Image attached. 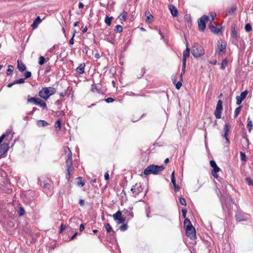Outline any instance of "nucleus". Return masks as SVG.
Here are the masks:
<instances>
[{"mask_svg": "<svg viewBox=\"0 0 253 253\" xmlns=\"http://www.w3.org/2000/svg\"><path fill=\"white\" fill-rule=\"evenodd\" d=\"M31 75H32V74H31V72L26 71L24 74L25 78H23L22 79H26L29 78L31 77Z\"/></svg>", "mask_w": 253, "mask_h": 253, "instance_id": "45", "label": "nucleus"}, {"mask_svg": "<svg viewBox=\"0 0 253 253\" xmlns=\"http://www.w3.org/2000/svg\"><path fill=\"white\" fill-rule=\"evenodd\" d=\"M48 88L49 89L50 95L53 94L55 92V88L52 87H48Z\"/></svg>", "mask_w": 253, "mask_h": 253, "instance_id": "58", "label": "nucleus"}, {"mask_svg": "<svg viewBox=\"0 0 253 253\" xmlns=\"http://www.w3.org/2000/svg\"><path fill=\"white\" fill-rule=\"evenodd\" d=\"M65 229V225L64 224L62 223L60 225V229L59 232L62 233Z\"/></svg>", "mask_w": 253, "mask_h": 253, "instance_id": "61", "label": "nucleus"}, {"mask_svg": "<svg viewBox=\"0 0 253 253\" xmlns=\"http://www.w3.org/2000/svg\"><path fill=\"white\" fill-rule=\"evenodd\" d=\"M165 169L164 166H158L155 165H151L146 167L143 171L145 175L150 174L157 175L159 174Z\"/></svg>", "mask_w": 253, "mask_h": 253, "instance_id": "1", "label": "nucleus"}, {"mask_svg": "<svg viewBox=\"0 0 253 253\" xmlns=\"http://www.w3.org/2000/svg\"><path fill=\"white\" fill-rule=\"evenodd\" d=\"M125 220H126L125 218L121 216V217H120L119 218V219H118V220H117V221H118V223H119V224H120V223H124Z\"/></svg>", "mask_w": 253, "mask_h": 253, "instance_id": "56", "label": "nucleus"}, {"mask_svg": "<svg viewBox=\"0 0 253 253\" xmlns=\"http://www.w3.org/2000/svg\"><path fill=\"white\" fill-rule=\"evenodd\" d=\"M91 91L92 92H97L99 94H103L104 90L101 87V85L99 84L93 83L91 87Z\"/></svg>", "mask_w": 253, "mask_h": 253, "instance_id": "8", "label": "nucleus"}, {"mask_svg": "<svg viewBox=\"0 0 253 253\" xmlns=\"http://www.w3.org/2000/svg\"><path fill=\"white\" fill-rule=\"evenodd\" d=\"M169 8L172 16L176 17L178 15V11L176 8L173 5H170Z\"/></svg>", "mask_w": 253, "mask_h": 253, "instance_id": "17", "label": "nucleus"}, {"mask_svg": "<svg viewBox=\"0 0 253 253\" xmlns=\"http://www.w3.org/2000/svg\"><path fill=\"white\" fill-rule=\"evenodd\" d=\"M248 93V91L246 90L242 92L240 96H236V104L237 105H240L242 103V101L246 97Z\"/></svg>", "mask_w": 253, "mask_h": 253, "instance_id": "12", "label": "nucleus"}, {"mask_svg": "<svg viewBox=\"0 0 253 253\" xmlns=\"http://www.w3.org/2000/svg\"><path fill=\"white\" fill-rule=\"evenodd\" d=\"M10 134V131H7L6 132V133L5 134H3L0 137V138L3 140V139H4V138L6 137V136H8L9 134Z\"/></svg>", "mask_w": 253, "mask_h": 253, "instance_id": "55", "label": "nucleus"}, {"mask_svg": "<svg viewBox=\"0 0 253 253\" xmlns=\"http://www.w3.org/2000/svg\"><path fill=\"white\" fill-rule=\"evenodd\" d=\"M125 213L129 216V218H132L133 217V214L132 211L131 210H126L125 211Z\"/></svg>", "mask_w": 253, "mask_h": 253, "instance_id": "42", "label": "nucleus"}, {"mask_svg": "<svg viewBox=\"0 0 253 253\" xmlns=\"http://www.w3.org/2000/svg\"><path fill=\"white\" fill-rule=\"evenodd\" d=\"M209 20V17L204 15L198 20V28L200 31H204L206 27V22Z\"/></svg>", "mask_w": 253, "mask_h": 253, "instance_id": "4", "label": "nucleus"}, {"mask_svg": "<svg viewBox=\"0 0 253 253\" xmlns=\"http://www.w3.org/2000/svg\"><path fill=\"white\" fill-rule=\"evenodd\" d=\"M84 229V224H81L80 226V231L81 232L83 231Z\"/></svg>", "mask_w": 253, "mask_h": 253, "instance_id": "64", "label": "nucleus"}, {"mask_svg": "<svg viewBox=\"0 0 253 253\" xmlns=\"http://www.w3.org/2000/svg\"><path fill=\"white\" fill-rule=\"evenodd\" d=\"M247 122H248V123H247V127L248 128L249 131H251L252 130V127L253 126V122H252V121H251L250 120L249 118H248Z\"/></svg>", "mask_w": 253, "mask_h": 253, "instance_id": "33", "label": "nucleus"}, {"mask_svg": "<svg viewBox=\"0 0 253 253\" xmlns=\"http://www.w3.org/2000/svg\"><path fill=\"white\" fill-rule=\"evenodd\" d=\"M105 227L107 230V232L108 233H110L111 232H112L113 234L112 235H114V234H115V232L113 230L110 224L109 223H106L105 225Z\"/></svg>", "mask_w": 253, "mask_h": 253, "instance_id": "27", "label": "nucleus"}, {"mask_svg": "<svg viewBox=\"0 0 253 253\" xmlns=\"http://www.w3.org/2000/svg\"><path fill=\"white\" fill-rule=\"evenodd\" d=\"M240 154L241 160L243 161H246L247 160H246V154L242 152H240Z\"/></svg>", "mask_w": 253, "mask_h": 253, "instance_id": "48", "label": "nucleus"}, {"mask_svg": "<svg viewBox=\"0 0 253 253\" xmlns=\"http://www.w3.org/2000/svg\"><path fill=\"white\" fill-rule=\"evenodd\" d=\"M39 95L44 99H47L50 95L49 89L47 87L43 88L40 92Z\"/></svg>", "mask_w": 253, "mask_h": 253, "instance_id": "9", "label": "nucleus"}, {"mask_svg": "<svg viewBox=\"0 0 253 253\" xmlns=\"http://www.w3.org/2000/svg\"><path fill=\"white\" fill-rule=\"evenodd\" d=\"M241 108H242L241 106H239V107H237V108H236V109L234 111V118H236L237 117V116L239 115V114L240 113V112L241 111Z\"/></svg>", "mask_w": 253, "mask_h": 253, "instance_id": "39", "label": "nucleus"}, {"mask_svg": "<svg viewBox=\"0 0 253 253\" xmlns=\"http://www.w3.org/2000/svg\"><path fill=\"white\" fill-rule=\"evenodd\" d=\"M245 180L249 185L253 186V180L250 177H246Z\"/></svg>", "mask_w": 253, "mask_h": 253, "instance_id": "43", "label": "nucleus"}, {"mask_svg": "<svg viewBox=\"0 0 253 253\" xmlns=\"http://www.w3.org/2000/svg\"><path fill=\"white\" fill-rule=\"evenodd\" d=\"M42 188L45 189H49L51 187V184L48 182H46L45 181L43 182V185L42 186Z\"/></svg>", "mask_w": 253, "mask_h": 253, "instance_id": "40", "label": "nucleus"}, {"mask_svg": "<svg viewBox=\"0 0 253 253\" xmlns=\"http://www.w3.org/2000/svg\"><path fill=\"white\" fill-rule=\"evenodd\" d=\"M176 81L177 80H172L173 84H175L176 89H179L182 86V82L183 80H179L177 82H176Z\"/></svg>", "mask_w": 253, "mask_h": 253, "instance_id": "29", "label": "nucleus"}, {"mask_svg": "<svg viewBox=\"0 0 253 253\" xmlns=\"http://www.w3.org/2000/svg\"><path fill=\"white\" fill-rule=\"evenodd\" d=\"M145 15L147 16L146 21L147 23H151L153 21V16L151 15L149 12H146Z\"/></svg>", "mask_w": 253, "mask_h": 253, "instance_id": "26", "label": "nucleus"}, {"mask_svg": "<svg viewBox=\"0 0 253 253\" xmlns=\"http://www.w3.org/2000/svg\"><path fill=\"white\" fill-rule=\"evenodd\" d=\"M236 25L235 24H233L231 25V36L232 38V43L234 44L237 45L238 42V36L237 34V32L236 30Z\"/></svg>", "mask_w": 253, "mask_h": 253, "instance_id": "5", "label": "nucleus"}, {"mask_svg": "<svg viewBox=\"0 0 253 253\" xmlns=\"http://www.w3.org/2000/svg\"><path fill=\"white\" fill-rule=\"evenodd\" d=\"M192 54L197 58L204 55L205 50L199 43H195L192 48Z\"/></svg>", "mask_w": 253, "mask_h": 253, "instance_id": "2", "label": "nucleus"}, {"mask_svg": "<svg viewBox=\"0 0 253 253\" xmlns=\"http://www.w3.org/2000/svg\"><path fill=\"white\" fill-rule=\"evenodd\" d=\"M227 65V60L226 59L223 60L220 64V69L221 70H224L225 67H226Z\"/></svg>", "mask_w": 253, "mask_h": 253, "instance_id": "34", "label": "nucleus"}, {"mask_svg": "<svg viewBox=\"0 0 253 253\" xmlns=\"http://www.w3.org/2000/svg\"><path fill=\"white\" fill-rule=\"evenodd\" d=\"M179 202L183 206H186V202L184 198L180 197L179 198Z\"/></svg>", "mask_w": 253, "mask_h": 253, "instance_id": "54", "label": "nucleus"}, {"mask_svg": "<svg viewBox=\"0 0 253 253\" xmlns=\"http://www.w3.org/2000/svg\"><path fill=\"white\" fill-rule=\"evenodd\" d=\"M14 70V66L11 65L8 66V68L7 69L6 74L7 75H9L11 74Z\"/></svg>", "mask_w": 253, "mask_h": 253, "instance_id": "35", "label": "nucleus"}, {"mask_svg": "<svg viewBox=\"0 0 253 253\" xmlns=\"http://www.w3.org/2000/svg\"><path fill=\"white\" fill-rule=\"evenodd\" d=\"M190 50V49L189 47V44H188V42H187L186 48L183 52L182 60H186V58L189 56Z\"/></svg>", "mask_w": 253, "mask_h": 253, "instance_id": "15", "label": "nucleus"}, {"mask_svg": "<svg viewBox=\"0 0 253 253\" xmlns=\"http://www.w3.org/2000/svg\"><path fill=\"white\" fill-rule=\"evenodd\" d=\"M8 144L3 143L0 147V155H2L3 154L7 152L8 149Z\"/></svg>", "mask_w": 253, "mask_h": 253, "instance_id": "18", "label": "nucleus"}, {"mask_svg": "<svg viewBox=\"0 0 253 253\" xmlns=\"http://www.w3.org/2000/svg\"><path fill=\"white\" fill-rule=\"evenodd\" d=\"M236 6H232L228 10V13L231 14L234 13L236 10Z\"/></svg>", "mask_w": 253, "mask_h": 253, "instance_id": "46", "label": "nucleus"}, {"mask_svg": "<svg viewBox=\"0 0 253 253\" xmlns=\"http://www.w3.org/2000/svg\"><path fill=\"white\" fill-rule=\"evenodd\" d=\"M181 211H182V214L183 217L185 219L186 215V213H187L186 209H182V210H181Z\"/></svg>", "mask_w": 253, "mask_h": 253, "instance_id": "57", "label": "nucleus"}, {"mask_svg": "<svg viewBox=\"0 0 253 253\" xmlns=\"http://www.w3.org/2000/svg\"><path fill=\"white\" fill-rule=\"evenodd\" d=\"M226 43L223 41H218L217 42V52L220 54L221 52H224L226 49Z\"/></svg>", "mask_w": 253, "mask_h": 253, "instance_id": "10", "label": "nucleus"}, {"mask_svg": "<svg viewBox=\"0 0 253 253\" xmlns=\"http://www.w3.org/2000/svg\"><path fill=\"white\" fill-rule=\"evenodd\" d=\"M45 61V58L43 56H41L39 58V64L41 65H42L44 63Z\"/></svg>", "mask_w": 253, "mask_h": 253, "instance_id": "52", "label": "nucleus"}, {"mask_svg": "<svg viewBox=\"0 0 253 253\" xmlns=\"http://www.w3.org/2000/svg\"><path fill=\"white\" fill-rule=\"evenodd\" d=\"M230 126L227 124H225V125L224 126V128H223L224 132L228 133L230 131Z\"/></svg>", "mask_w": 253, "mask_h": 253, "instance_id": "37", "label": "nucleus"}, {"mask_svg": "<svg viewBox=\"0 0 253 253\" xmlns=\"http://www.w3.org/2000/svg\"><path fill=\"white\" fill-rule=\"evenodd\" d=\"M38 99L39 98H36L35 97H31L28 99V101L29 102H32L36 105V103H37Z\"/></svg>", "mask_w": 253, "mask_h": 253, "instance_id": "50", "label": "nucleus"}, {"mask_svg": "<svg viewBox=\"0 0 253 253\" xmlns=\"http://www.w3.org/2000/svg\"><path fill=\"white\" fill-rule=\"evenodd\" d=\"M127 228H128V226H127V224H124L122 225L120 227L119 229H120L121 231H126V230H127Z\"/></svg>", "mask_w": 253, "mask_h": 253, "instance_id": "51", "label": "nucleus"}, {"mask_svg": "<svg viewBox=\"0 0 253 253\" xmlns=\"http://www.w3.org/2000/svg\"><path fill=\"white\" fill-rule=\"evenodd\" d=\"M55 127L58 130H59L61 129V121L60 120H58L55 123Z\"/></svg>", "mask_w": 253, "mask_h": 253, "instance_id": "38", "label": "nucleus"}, {"mask_svg": "<svg viewBox=\"0 0 253 253\" xmlns=\"http://www.w3.org/2000/svg\"><path fill=\"white\" fill-rule=\"evenodd\" d=\"M127 15V13L125 10H123V12L118 16V18L121 20L125 21L126 20Z\"/></svg>", "mask_w": 253, "mask_h": 253, "instance_id": "24", "label": "nucleus"}, {"mask_svg": "<svg viewBox=\"0 0 253 253\" xmlns=\"http://www.w3.org/2000/svg\"><path fill=\"white\" fill-rule=\"evenodd\" d=\"M17 68L20 72H22L26 70V66L23 63V62L18 60H17Z\"/></svg>", "mask_w": 253, "mask_h": 253, "instance_id": "16", "label": "nucleus"}, {"mask_svg": "<svg viewBox=\"0 0 253 253\" xmlns=\"http://www.w3.org/2000/svg\"><path fill=\"white\" fill-rule=\"evenodd\" d=\"M76 30H74V33L73 34V36H72V37L71 38V39L69 40V44H71V45H73L74 43V37L75 36V34H76Z\"/></svg>", "mask_w": 253, "mask_h": 253, "instance_id": "49", "label": "nucleus"}, {"mask_svg": "<svg viewBox=\"0 0 253 253\" xmlns=\"http://www.w3.org/2000/svg\"><path fill=\"white\" fill-rule=\"evenodd\" d=\"M113 18V17L112 16L109 17L107 15H106L104 22L107 26H110L111 25Z\"/></svg>", "mask_w": 253, "mask_h": 253, "instance_id": "28", "label": "nucleus"}, {"mask_svg": "<svg viewBox=\"0 0 253 253\" xmlns=\"http://www.w3.org/2000/svg\"><path fill=\"white\" fill-rule=\"evenodd\" d=\"M142 187L141 185H138V184L136 183L135 184V185H133L131 189V191L132 192V193L135 195H138L139 193L141 192L142 191Z\"/></svg>", "mask_w": 253, "mask_h": 253, "instance_id": "13", "label": "nucleus"}, {"mask_svg": "<svg viewBox=\"0 0 253 253\" xmlns=\"http://www.w3.org/2000/svg\"><path fill=\"white\" fill-rule=\"evenodd\" d=\"M252 26L250 23H247L246 24L245 27V30L246 32H250L252 30Z\"/></svg>", "mask_w": 253, "mask_h": 253, "instance_id": "44", "label": "nucleus"}, {"mask_svg": "<svg viewBox=\"0 0 253 253\" xmlns=\"http://www.w3.org/2000/svg\"><path fill=\"white\" fill-rule=\"evenodd\" d=\"M210 29L212 32H213L215 34H218L220 31V29L219 28H217L213 25L211 26Z\"/></svg>", "mask_w": 253, "mask_h": 253, "instance_id": "32", "label": "nucleus"}, {"mask_svg": "<svg viewBox=\"0 0 253 253\" xmlns=\"http://www.w3.org/2000/svg\"><path fill=\"white\" fill-rule=\"evenodd\" d=\"M235 217L236 221L238 222L247 221L248 219V218L246 214H245L244 213H241L240 212H236Z\"/></svg>", "mask_w": 253, "mask_h": 253, "instance_id": "11", "label": "nucleus"}, {"mask_svg": "<svg viewBox=\"0 0 253 253\" xmlns=\"http://www.w3.org/2000/svg\"><path fill=\"white\" fill-rule=\"evenodd\" d=\"M114 31L116 33H121L123 31V27L120 25L116 26L114 29Z\"/></svg>", "mask_w": 253, "mask_h": 253, "instance_id": "36", "label": "nucleus"}, {"mask_svg": "<svg viewBox=\"0 0 253 253\" xmlns=\"http://www.w3.org/2000/svg\"><path fill=\"white\" fill-rule=\"evenodd\" d=\"M79 180L78 181L77 184L79 186H83L84 185L85 183L82 180V177H79L78 178Z\"/></svg>", "mask_w": 253, "mask_h": 253, "instance_id": "47", "label": "nucleus"}, {"mask_svg": "<svg viewBox=\"0 0 253 253\" xmlns=\"http://www.w3.org/2000/svg\"><path fill=\"white\" fill-rule=\"evenodd\" d=\"M220 170L219 168L216 166L215 167L213 168L212 171V175L214 178H217L218 177L217 172H219Z\"/></svg>", "mask_w": 253, "mask_h": 253, "instance_id": "23", "label": "nucleus"}, {"mask_svg": "<svg viewBox=\"0 0 253 253\" xmlns=\"http://www.w3.org/2000/svg\"><path fill=\"white\" fill-rule=\"evenodd\" d=\"M73 161L66 160V168L67 173L66 174V177L68 181H69L71 173L74 170V168L72 166Z\"/></svg>", "mask_w": 253, "mask_h": 253, "instance_id": "3", "label": "nucleus"}, {"mask_svg": "<svg viewBox=\"0 0 253 253\" xmlns=\"http://www.w3.org/2000/svg\"><path fill=\"white\" fill-rule=\"evenodd\" d=\"M25 82V80H14V81L7 84L8 87H11L13 84H23Z\"/></svg>", "mask_w": 253, "mask_h": 253, "instance_id": "30", "label": "nucleus"}, {"mask_svg": "<svg viewBox=\"0 0 253 253\" xmlns=\"http://www.w3.org/2000/svg\"><path fill=\"white\" fill-rule=\"evenodd\" d=\"M192 226H193L192 225L190 220L187 218H185V219H184V228L186 229L188 227H191Z\"/></svg>", "mask_w": 253, "mask_h": 253, "instance_id": "25", "label": "nucleus"}, {"mask_svg": "<svg viewBox=\"0 0 253 253\" xmlns=\"http://www.w3.org/2000/svg\"><path fill=\"white\" fill-rule=\"evenodd\" d=\"M36 105H39L40 106H41V107H42L43 109L47 108L46 104L45 102L44 101H43L40 99H38L37 103H36Z\"/></svg>", "mask_w": 253, "mask_h": 253, "instance_id": "21", "label": "nucleus"}, {"mask_svg": "<svg viewBox=\"0 0 253 253\" xmlns=\"http://www.w3.org/2000/svg\"><path fill=\"white\" fill-rule=\"evenodd\" d=\"M79 204L81 206H84V201L83 199H80L79 201Z\"/></svg>", "mask_w": 253, "mask_h": 253, "instance_id": "63", "label": "nucleus"}, {"mask_svg": "<svg viewBox=\"0 0 253 253\" xmlns=\"http://www.w3.org/2000/svg\"><path fill=\"white\" fill-rule=\"evenodd\" d=\"M64 152L66 155V160H72V153L70 149L68 147H66L64 149Z\"/></svg>", "mask_w": 253, "mask_h": 253, "instance_id": "14", "label": "nucleus"}, {"mask_svg": "<svg viewBox=\"0 0 253 253\" xmlns=\"http://www.w3.org/2000/svg\"><path fill=\"white\" fill-rule=\"evenodd\" d=\"M222 110V102L219 100L217 102L216 109L214 112V115L217 119L221 118V111Z\"/></svg>", "mask_w": 253, "mask_h": 253, "instance_id": "7", "label": "nucleus"}, {"mask_svg": "<svg viewBox=\"0 0 253 253\" xmlns=\"http://www.w3.org/2000/svg\"><path fill=\"white\" fill-rule=\"evenodd\" d=\"M25 213V210L22 207H20L18 211V214L19 215H23Z\"/></svg>", "mask_w": 253, "mask_h": 253, "instance_id": "53", "label": "nucleus"}, {"mask_svg": "<svg viewBox=\"0 0 253 253\" xmlns=\"http://www.w3.org/2000/svg\"><path fill=\"white\" fill-rule=\"evenodd\" d=\"M171 183H172L173 186H175L176 185V180L174 177V171H173L171 175Z\"/></svg>", "mask_w": 253, "mask_h": 253, "instance_id": "41", "label": "nucleus"}, {"mask_svg": "<svg viewBox=\"0 0 253 253\" xmlns=\"http://www.w3.org/2000/svg\"><path fill=\"white\" fill-rule=\"evenodd\" d=\"M48 125V123L44 120H39L37 122V125L39 127H44Z\"/></svg>", "mask_w": 253, "mask_h": 253, "instance_id": "22", "label": "nucleus"}, {"mask_svg": "<svg viewBox=\"0 0 253 253\" xmlns=\"http://www.w3.org/2000/svg\"><path fill=\"white\" fill-rule=\"evenodd\" d=\"M121 216L122 212L120 211H118L113 215L114 220H118V219H119V218Z\"/></svg>", "mask_w": 253, "mask_h": 253, "instance_id": "31", "label": "nucleus"}, {"mask_svg": "<svg viewBox=\"0 0 253 253\" xmlns=\"http://www.w3.org/2000/svg\"><path fill=\"white\" fill-rule=\"evenodd\" d=\"M85 67L84 63L81 64L79 67L76 69V71L79 74H83L84 73V70Z\"/></svg>", "mask_w": 253, "mask_h": 253, "instance_id": "20", "label": "nucleus"}, {"mask_svg": "<svg viewBox=\"0 0 253 253\" xmlns=\"http://www.w3.org/2000/svg\"><path fill=\"white\" fill-rule=\"evenodd\" d=\"M104 178L106 180H107L109 179V175L108 171L106 172L104 174Z\"/></svg>", "mask_w": 253, "mask_h": 253, "instance_id": "62", "label": "nucleus"}, {"mask_svg": "<svg viewBox=\"0 0 253 253\" xmlns=\"http://www.w3.org/2000/svg\"><path fill=\"white\" fill-rule=\"evenodd\" d=\"M186 236L192 240L196 238V230L193 226L185 229Z\"/></svg>", "mask_w": 253, "mask_h": 253, "instance_id": "6", "label": "nucleus"}, {"mask_svg": "<svg viewBox=\"0 0 253 253\" xmlns=\"http://www.w3.org/2000/svg\"><path fill=\"white\" fill-rule=\"evenodd\" d=\"M210 165L213 168L214 167H215L216 166H217L215 162L213 160H211L210 161Z\"/></svg>", "mask_w": 253, "mask_h": 253, "instance_id": "59", "label": "nucleus"}, {"mask_svg": "<svg viewBox=\"0 0 253 253\" xmlns=\"http://www.w3.org/2000/svg\"><path fill=\"white\" fill-rule=\"evenodd\" d=\"M114 101V99L112 97H109L105 99V101L107 103H111Z\"/></svg>", "mask_w": 253, "mask_h": 253, "instance_id": "60", "label": "nucleus"}, {"mask_svg": "<svg viewBox=\"0 0 253 253\" xmlns=\"http://www.w3.org/2000/svg\"><path fill=\"white\" fill-rule=\"evenodd\" d=\"M42 22V20L40 16H38L35 20L34 21L31 26L33 29L37 28L38 25Z\"/></svg>", "mask_w": 253, "mask_h": 253, "instance_id": "19", "label": "nucleus"}]
</instances>
